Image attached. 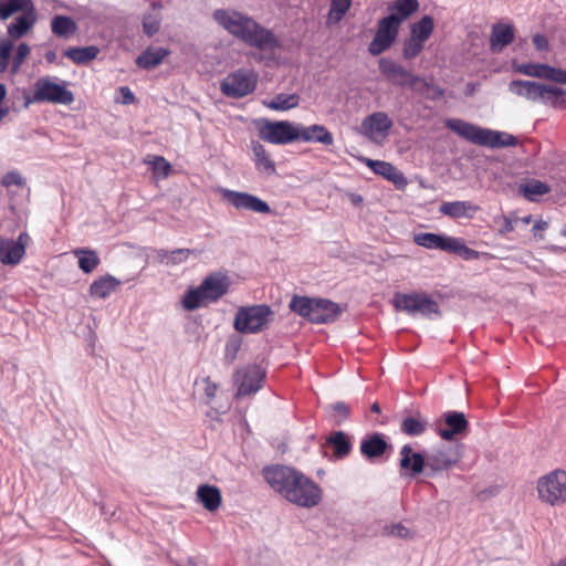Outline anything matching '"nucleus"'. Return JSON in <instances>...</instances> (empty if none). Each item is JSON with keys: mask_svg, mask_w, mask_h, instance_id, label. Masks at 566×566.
<instances>
[{"mask_svg": "<svg viewBox=\"0 0 566 566\" xmlns=\"http://www.w3.org/2000/svg\"><path fill=\"white\" fill-rule=\"evenodd\" d=\"M261 474L269 486L285 501L304 509L317 506L321 486L302 471L284 464L265 465Z\"/></svg>", "mask_w": 566, "mask_h": 566, "instance_id": "f257e3e1", "label": "nucleus"}, {"mask_svg": "<svg viewBox=\"0 0 566 566\" xmlns=\"http://www.w3.org/2000/svg\"><path fill=\"white\" fill-rule=\"evenodd\" d=\"M213 21L228 34L259 51H275L281 43L275 33L253 17L235 9H216Z\"/></svg>", "mask_w": 566, "mask_h": 566, "instance_id": "f03ea898", "label": "nucleus"}, {"mask_svg": "<svg viewBox=\"0 0 566 566\" xmlns=\"http://www.w3.org/2000/svg\"><path fill=\"white\" fill-rule=\"evenodd\" d=\"M446 125L460 137L474 145L504 148L514 147L518 144L517 138L509 133L483 128L462 119H448Z\"/></svg>", "mask_w": 566, "mask_h": 566, "instance_id": "7ed1b4c3", "label": "nucleus"}, {"mask_svg": "<svg viewBox=\"0 0 566 566\" xmlns=\"http://www.w3.org/2000/svg\"><path fill=\"white\" fill-rule=\"evenodd\" d=\"M231 280L222 272H212L195 289L188 290L182 296V306L195 311L200 306L217 303L230 289Z\"/></svg>", "mask_w": 566, "mask_h": 566, "instance_id": "20e7f679", "label": "nucleus"}, {"mask_svg": "<svg viewBox=\"0 0 566 566\" xmlns=\"http://www.w3.org/2000/svg\"><path fill=\"white\" fill-rule=\"evenodd\" d=\"M289 308L312 324H331L343 314L338 303L322 297L293 295Z\"/></svg>", "mask_w": 566, "mask_h": 566, "instance_id": "39448f33", "label": "nucleus"}, {"mask_svg": "<svg viewBox=\"0 0 566 566\" xmlns=\"http://www.w3.org/2000/svg\"><path fill=\"white\" fill-rule=\"evenodd\" d=\"M51 76H41L34 83L32 95L25 96L24 106L33 103H50L70 105L74 102V94L67 88V82H55Z\"/></svg>", "mask_w": 566, "mask_h": 566, "instance_id": "423d86ee", "label": "nucleus"}, {"mask_svg": "<svg viewBox=\"0 0 566 566\" xmlns=\"http://www.w3.org/2000/svg\"><path fill=\"white\" fill-rule=\"evenodd\" d=\"M391 303L396 311L405 312L410 316L419 315L426 318L441 316L439 303L426 292H397Z\"/></svg>", "mask_w": 566, "mask_h": 566, "instance_id": "0eeeda50", "label": "nucleus"}, {"mask_svg": "<svg viewBox=\"0 0 566 566\" xmlns=\"http://www.w3.org/2000/svg\"><path fill=\"white\" fill-rule=\"evenodd\" d=\"M274 311L268 304H255L238 308L233 327L241 334H258L272 323Z\"/></svg>", "mask_w": 566, "mask_h": 566, "instance_id": "6e6552de", "label": "nucleus"}, {"mask_svg": "<svg viewBox=\"0 0 566 566\" xmlns=\"http://www.w3.org/2000/svg\"><path fill=\"white\" fill-rule=\"evenodd\" d=\"M380 74L394 86L420 91L419 86H427V81L415 74L402 64L390 57H380L378 60Z\"/></svg>", "mask_w": 566, "mask_h": 566, "instance_id": "1a4fd4ad", "label": "nucleus"}, {"mask_svg": "<svg viewBox=\"0 0 566 566\" xmlns=\"http://www.w3.org/2000/svg\"><path fill=\"white\" fill-rule=\"evenodd\" d=\"M538 499L552 506L566 503V471L554 470L537 480Z\"/></svg>", "mask_w": 566, "mask_h": 566, "instance_id": "9d476101", "label": "nucleus"}, {"mask_svg": "<svg viewBox=\"0 0 566 566\" xmlns=\"http://www.w3.org/2000/svg\"><path fill=\"white\" fill-rule=\"evenodd\" d=\"M256 82V74L252 71L237 70L221 81L220 90L227 97L242 98L255 90Z\"/></svg>", "mask_w": 566, "mask_h": 566, "instance_id": "9b49d317", "label": "nucleus"}, {"mask_svg": "<svg viewBox=\"0 0 566 566\" xmlns=\"http://www.w3.org/2000/svg\"><path fill=\"white\" fill-rule=\"evenodd\" d=\"M400 25L394 15H386L379 19L375 36L368 44L369 54L378 56L389 50L398 36Z\"/></svg>", "mask_w": 566, "mask_h": 566, "instance_id": "f8f14e48", "label": "nucleus"}, {"mask_svg": "<svg viewBox=\"0 0 566 566\" xmlns=\"http://www.w3.org/2000/svg\"><path fill=\"white\" fill-rule=\"evenodd\" d=\"M259 136L261 139L271 144L287 145L298 140V126H294L289 120H266L260 128Z\"/></svg>", "mask_w": 566, "mask_h": 566, "instance_id": "ddd939ff", "label": "nucleus"}, {"mask_svg": "<svg viewBox=\"0 0 566 566\" xmlns=\"http://www.w3.org/2000/svg\"><path fill=\"white\" fill-rule=\"evenodd\" d=\"M265 373L256 365H250L235 371L234 384L238 387L237 396L255 394L263 386Z\"/></svg>", "mask_w": 566, "mask_h": 566, "instance_id": "4468645a", "label": "nucleus"}, {"mask_svg": "<svg viewBox=\"0 0 566 566\" xmlns=\"http://www.w3.org/2000/svg\"><path fill=\"white\" fill-rule=\"evenodd\" d=\"M221 195L224 200L238 210H247L264 214L272 212L269 203L254 195L230 189H222Z\"/></svg>", "mask_w": 566, "mask_h": 566, "instance_id": "2eb2a0df", "label": "nucleus"}, {"mask_svg": "<svg viewBox=\"0 0 566 566\" xmlns=\"http://www.w3.org/2000/svg\"><path fill=\"white\" fill-rule=\"evenodd\" d=\"M394 126L392 119L385 112H375L361 122V129L366 137L375 143L384 142Z\"/></svg>", "mask_w": 566, "mask_h": 566, "instance_id": "dca6fc26", "label": "nucleus"}, {"mask_svg": "<svg viewBox=\"0 0 566 566\" xmlns=\"http://www.w3.org/2000/svg\"><path fill=\"white\" fill-rule=\"evenodd\" d=\"M399 454V467L401 470V476L413 478L422 473L424 468H427L426 454H422L420 452H413L412 447L410 444L402 446Z\"/></svg>", "mask_w": 566, "mask_h": 566, "instance_id": "f3484780", "label": "nucleus"}, {"mask_svg": "<svg viewBox=\"0 0 566 566\" xmlns=\"http://www.w3.org/2000/svg\"><path fill=\"white\" fill-rule=\"evenodd\" d=\"M363 161L367 167L371 169L374 174L379 175L386 180L390 181L396 187V189L403 190L407 187V178L392 164L370 158H364Z\"/></svg>", "mask_w": 566, "mask_h": 566, "instance_id": "a211bd4d", "label": "nucleus"}, {"mask_svg": "<svg viewBox=\"0 0 566 566\" xmlns=\"http://www.w3.org/2000/svg\"><path fill=\"white\" fill-rule=\"evenodd\" d=\"M426 459L429 470L432 472H441L455 465L460 461L461 454L458 449L442 448L426 453Z\"/></svg>", "mask_w": 566, "mask_h": 566, "instance_id": "6ab92c4d", "label": "nucleus"}, {"mask_svg": "<svg viewBox=\"0 0 566 566\" xmlns=\"http://www.w3.org/2000/svg\"><path fill=\"white\" fill-rule=\"evenodd\" d=\"M391 446L387 442L385 436L374 432L366 436L360 442V453L370 462L382 461L384 454Z\"/></svg>", "mask_w": 566, "mask_h": 566, "instance_id": "aec40b11", "label": "nucleus"}, {"mask_svg": "<svg viewBox=\"0 0 566 566\" xmlns=\"http://www.w3.org/2000/svg\"><path fill=\"white\" fill-rule=\"evenodd\" d=\"M549 85L526 80H513L509 84V90L517 96L525 97L528 101H542L544 103L545 94L549 93Z\"/></svg>", "mask_w": 566, "mask_h": 566, "instance_id": "412c9836", "label": "nucleus"}, {"mask_svg": "<svg viewBox=\"0 0 566 566\" xmlns=\"http://www.w3.org/2000/svg\"><path fill=\"white\" fill-rule=\"evenodd\" d=\"M446 428H439L438 434L446 441H451L458 434L467 431L469 422L463 412L447 411L443 415Z\"/></svg>", "mask_w": 566, "mask_h": 566, "instance_id": "4be33fe9", "label": "nucleus"}, {"mask_svg": "<svg viewBox=\"0 0 566 566\" xmlns=\"http://www.w3.org/2000/svg\"><path fill=\"white\" fill-rule=\"evenodd\" d=\"M515 38L514 27L502 22L492 25L490 35V48L494 53L501 52L510 45Z\"/></svg>", "mask_w": 566, "mask_h": 566, "instance_id": "5701e85b", "label": "nucleus"}, {"mask_svg": "<svg viewBox=\"0 0 566 566\" xmlns=\"http://www.w3.org/2000/svg\"><path fill=\"white\" fill-rule=\"evenodd\" d=\"M480 210V207L471 201H446L442 202L439 211L453 219L473 218Z\"/></svg>", "mask_w": 566, "mask_h": 566, "instance_id": "b1692460", "label": "nucleus"}, {"mask_svg": "<svg viewBox=\"0 0 566 566\" xmlns=\"http://www.w3.org/2000/svg\"><path fill=\"white\" fill-rule=\"evenodd\" d=\"M298 140L305 143H319L329 146L334 143L333 134L324 126L314 124L307 127H298Z\"/></svg>", "mask_w": 566, "mask_h": 566, "instance_id": "393cba45", "label": "nucleus"}, {"mask_svg": "<svg viewBox=\"0 0 566 566\" xmlns=\"http://www.w3.org/2000/svg\"><path fill=\"white\" fill-rule=\"evenodd\" d=\"M453 237L432 232H420L413 235V242L426 249H436L449 252Z\"/></svg>", "mask_w": 566, "mask_h": 566, "instance_id": "a878e982", "label": "nucleus"}, {"mask_svg": "<svg viewBox=\"0 0 566 566\" xmlns=\"http://www.w3.org/2000/svg\"><path fill=\"white\" fill-rule=\"evenodd\" d=\"M120 285V281L111 274L94 280L88 289L91 296L106 298Z\"/></svg>", "mask_w": 566, "mask_h": 566, "instance_id": "bb28decb", "label": "nucleus"}, {"mask_svg": "<svg viewBox=\"0 0 566 566\" xmlns=\"http://www.w3.org/2000/svg\"><path fill=\"white\" fill-rule=\"evenodd\" d=\"M420 3L418 0H394L388 3V15H394L396 21L401 24L405 20L411 17L419 10Z\"/></svg>", "mask_w": 566, "mask_h": 566, "instance_id": "cd10ccee", "label": "nucleus"}, {"mask_svg": "<svg viewBox=\"0 0 566 566\" xmlns=\"http://www.w3.org/2000/svg\"><path fill=\"white\" fill-rule=\"evenodd\" d=\"M25 251L22 244H14L13 240H6L0 243V262L3 265H18L24 258Z\"/></svg>", "mask_w": 566, "mask_h": 566, "instance_id": "c85d7f7f", "label": "nucleus"}, {"mask_svg": "<svg viewBox=\"0 0 566 566\" xmlns=\"http://www.w3.org/2000/svg\"><path fill=\"white\" fill-rule=\"evenodd\" d=\"M36 22L35 10H25L8 27V34L13 39L23 36Z\"/></svg>", "mask_w": 566, "mask_h": 566, "instance_id": "c756f323", "label": "nucleus"}, {"mask_svg": "<svg viewBox=\"0 0 566 566\" xmlns=\"http://www.w3.org/2000/svg\"><path fill=\"white\" fill-rule=\"evenodd\" d=\"M197 497L202 506L210 512L218 510L221 505L220 490L213 485H200L197 490Z\"/></svg>", "mask_w": 566, "mask_h": 566, "instance_id": "7c9ffc66", "label": "nucleus"}, {"mask_svg": "<svg viewBox=\"0 0 566 566\" xmlns=\"http://www.w3.org/2000/svg\"><path fill=\"white\" fill-rule=\"evenodd\" d=\"M326 444L332 447L337 459L346 458L353 448L349 437L344 431H334L326 438Z\"/></svg>", "mask_w": 566, "mask_h": 566, "instance_id": "2f4dec72", "label": "nucleus"}, {"mask_svg": "<svg viewBox=\"0 0 566 566\" xmlns=\"http://www.w3.org/2000/svg\"><path fill=\"white\" fill-rule=\"evenodd\" d=\"M253 160L258 171L268 176L276 172L275 163L270 158L264 146L258 142H252Z\"/></svg>", "mask_w": 566, "mask_h": 566, "instance_id": "473e14b6", "label": "nucleus"}, {"mask_svg": "<svg viewBox=\"0 0 566 566\" xmlns=\"http://www.w3.org/2000/svg\"><path fill=\"white\" fill-rule=\"evenodd\" d=\"M51 31L59 38L67 39L77 31V24L71 17L59 14L51 20Z\"/></svg>", "mask_w": 566, "mask_h": 566, "instance_id": "72a5a7b5", "label": "nucleus"}, {"mask_svg": "<svg viewBox=\"0 0 566 566\" xmlns=\"http://www.w3.org/2000/svg\"><path fill=\"white\" fill-rule=\"evenodd\" d=\"M99 50L95 45H88L84 48L72 46L64 51V56L70 59L73 63L82 65L93 61Z\"/></svg>", "mask_w": 566, "mask_h": 566, "instance_id": "f704fd0d", "label": "nucleus"}, {"mask_svg": "<svg viewBox=\"0 0 566 566\" xmlns=\"http://www.w3.org/2000/svg\"><path fill=\"white\" fill-rule=\"evenodd\" d=\"M167 54L168 51L164 48H149L136 59V64L142 69L151 70L159 65Z\"/></svg>", "mask_w": 566, "mask_h": 566, "instance_id": "c9c22d12", "label": "nucleus"}, {"mask_svg": "<svg viewBox=\"0 0 566 566\" xmlns=\"http://www.w3.org/2000/svg\"><path fill=\"white\" fill-rule=\"evenodd\" d=\"M428 421L420 413L416 416H407L402 419L400 430L409 437H419L426 432Z\"/></svg>", "mask_w": 566, "mask_h": 566, "instance_id": "e433bc0d", "label": "nucleus"}, {"mask_svg": "<svg viewBox=\"0 0 566 566\" xmlns=\"http://www.w3.org/2000/svg\"><path fill=\"white\" fill-rule=\"evenodd\" d=\"M433 30L434 19L427 14L410 25V35L426 43L432 35Z\"/></svg>", "mask_w": 566, "mask_h": 566, "instance_id": "4c0bfd02", "label": "nucleus"}, {"mask_svg": "<svg viewBox=\"0 0 566 566\" xmlns=\"http://www.w3.org/2000/svg\"><path fill=\"white\" fill-rule=\"evenodd\" d=\"M73 253L77 258L78 268L84 273L93 272L101 263V260L94 250L82 248L74 250Z\"/></svg>", "mask_w": 566, "mask_h": 566, "instance_id": "58836bf2", "label": "nucleus"}, {"mask_svg": "<svg viewBox=\"0 0 566 566\" xmlns=\"http://www.w3.org/2000/svg\"><path fill=\"white\" fill-rule=\"evenodd\" d=\"M549 186L541 180L531 179L525 184H521L520 192L528 201H536L538 197L548 193Z\"/></svg>", "mask_w": 566, "mask_h": 566, "instance_id": "ea45409f", "label": "nucleus"}, {"mask_svg": "<svg viewBox=\"0 0 566 566\" xmlns=\"http://www.w3.org/2000/svg\"><path fill=\"white\" fill-rule=\"evenodd\" d=\"M300 96L293 94H276L270 102H264V105L273 111H289L298 106Z\"/></svg>", "mask_w": 566, "mask_h": 566, "instance_id": "a19ab883", "label": "nucleus"}, {"mask_svg": "<svg viewBox=\"0 0 566 566\" xmlns=\"http://www.w3.org/2000/svg\"><path fill=\"white\" fill-rule=\"evenodd\" d=\"M552 66L544 63H522L515 66V71L526 76L549 78Z\"/></svg>", "mask_w": 566, "mask_h": 566, "instance_id": "79ce46f5", "label": "nucleus"}, {"mask_svg": "<svg viewBox=\"0 0 566 566\" xmlns=\"http://www.w3.org/2000/svg\"><path fill=\"white\" fill-rule=\"evenodd\" d=\"M191 253L192 251L189 249H176L172 251L161 249L158 250L157 258L166 265H176L186 262Z\"/></svg>", "mask_w": 566, "mask_h": 566, "instance_id": "37998d69", "label": "nucleus"}, {"mask_svg": "<svg viewBox=\"0 0 566 566\" xmlns=\"http://www.w3.org/2000/svg\"><path fill=\"white\" fill-rule=\"evenodd\" d=\"M352 2L353 0H331L328 21L332 23L340 22L350 9Z\"/></svg>", "mask_w": 566, "mask_h": 566, "instance_id": "c03bdc74", "label": "nucleus"}, {"mask_svg": "<svg viewBox=\"0 0 566 566\" xmlns=\"http://www.w3.org/2000/svg\"><path fill=\"white\" fill-rule=\"evenodd\" d=\"M424 49V42L409 35L402 43L401 55L406 61L416 59Z\"/></svg>", "mask_w": 566, "mask_h": 566, "instance_id": "a18cd8bd", "label": "nucleus"}, {"mask_svg": "<svg viewBox=\"0 0 566 566\" xmlns=\"http://www.w3.org/2000/svg\"><path fill=\"white\" fill-rule=\"evenodd\" d=\"M549 93L545 94L544 103L555 108L566 109V90L557 86L548 87Z\"/></svg>", "mask_w": 566, "mask_h": 566, "instance_id": "49530a36", "label": "nucleus"}, {"mask_svg": "<svg viewBox=\"0 0 566 566\" xmlns=\"http://www.w3.org/2000/svg\"><path fill=\"white\" fill-rule=\"evenodd\" d=\"M449 252L460 255L467 261L478 260L480 253L467 247L462 239L453 238Z\"/></svg>", "mask_w": 566, "mask_h": 566, "instance_id": "de8ad7c7", "label": "nucleus"}, {"mask_svg": "<svg viewBox=\"0 0 566 566\" xmlns=\"http://www.w3.org/2000/svg\"><path fill=\"white\" fill-rule=\"evenodd\" d=\"M329 408L333 411L332 417L334 418V422L336 424H340L343 421L347 420L350 417V407L344 401H336L333 405H331Z\"/></svg>", "mask_w": 566, "mask_h": 566, "instance_id": "09e8293b", "label": "nucleus"}, {"mask_svg": "<svg viewBox=\"0 0 566 566\" xmlns=\"http://www.w3.org/2000/svg\"><path fill=\"white\" fill-rule=\"evenodd\" d=\"M241 345H242V339L240 336L233 335V336L229 337V339L226 343V347H224V358L228 361L232 363L237 358V355L241 348Z\"/></svg>", "mask_w": 566, "mask_h": 566, "instance_id": "8fccbe9b", "label": "nucleus"}, {"mask_svg": "<svg viewBox=\"0 0 566 566\" xmlns=\"http://www.w3.org/2000/svg\"><path fill=\"white\" fill-rule=\"evenodd\" d=\"M30 54V46L27 43H20L17 48V52L12 59L11 73H17L23 64L27 56Z\"/></svg>", "mask_w": 566, "mask_h": 566, "instance_id": "3c124183", "label": "nucleus"}, {"mask_svg": "<svg viewBox=\"0 0 566 566\" xmlns=\"http://www.w3.org/2000/svg\"><path fill=\"white\" fill-rule=\"evenodd\" d=\"M151 169L155 174L168 177L171 171V165L163 156H154L150 161Z\"/></svg>", "mask_w": 566, "mask_h": 566, "instance_id": "603ef678", "label": "nucleus"}, {"mask_svg": "<svg viewBox=\"0 0 566 566\" xmlns=\"http://www.w3.org/2000/svg\"><path fill=\"white\" fill-rule=\"evenodd\" d=\"M13 43L10 40H0V73H3L10 62Z\"/></svg>", "mask_w": 566, "mask_h": 566, "instance_id": "864d4df0", "label": "nucleus"}, {"mask_svg": "<svg viewBox=\"0 0 566 566\" xmlns=\"http://www.w3.org/2000/svg\"><path fill=\"white\" fill-rule=\"evenodd\" d=\"M419 88H420V91H415V92L419 93V94L423 95L426 98H429L432 101H438V99L442 98L444 95L443 88L432 85L428 82H427V86L420 85Z\"/></svg>", "mask_w": 566, "mask_h": 566, "instance_id": "5fc2aeb1", "label": "nucleus"}, {"mask_svg": "<svg viewBox=\"0 0 566 566\" xmlns=\"http://www.w3.org/2000/svg\"><path fill=\"white\" fill-rule=\"evenodd\" d=\"M1 185L6 188L11 186L23 187L25 185V180L19 171L12 170L2 176Z\"/></svg>", "mask_w": 566, "mask_h": 566, "instance_id": "6e6d98bb", "label": "nucleus"}, {"mask_svg": "<svg viewBox=\"0 0 566 566\" xmlns=\"http://www.w3.org/2000/svg\"><path fill=\"white\" fill-rule=\"evenodd\" d=\"M160 29V22L151 17H146L143 20V30L144 33L148 36H153Z\"/></svg>", "mask_w": 566, "mask_h": 566, "instance_id": "4d7b16f0", "label": "nucleus"}, {"mask_svg": "<svg viewBox=\"0 0 566 566\" xmlns=\"http://www.w3.org/2000/svg\"><path fill=\"white\" fill-rule=\"evenodd\" d=\"M12 8V10L15 12L22 11V13L25 10H35L32 0H7Z\"/></svg>", "mask_w": 566, "mask_h": 566, "instance_id": "13d9d810", "label": "nucleus"}, {"mask_svg": "<svg viewBox=\"0 0 566 566\" xmlns=\"http://www.w3.org/2000/svg\"><path fill=\"white\" fill-rule=\"evenodd\" d=\"M387 533L391 536H396V537H400V538H407L410 535V531L400 523L394 524V525L387 527Z\"/></svg>", "mask_w": 566, "mask_h": 566, "instance_id": "bf43d9fd", "label": "nucleus"}, {"mask_svg": "<svg viewBox=\"0 0 566 566\" xmlns=\"http://www.w3.org/2000/svg\"><path fill=\"white\" fill-rule=\"evenodd\" d=\"M548 81L566 84V70L552 66Z\"/></svg>", "mask_w": 566, "mask_h": 566, "instance_id": "052dcab7", "label": "nucleus"}, {"mask_svg": "<svg viewBox=\"0 0 566 566\" xmlns=\"http://www.w3.org/2000/svg\"><path fill=\"white\" fill-rule=\"evenodd\" d=\"M533 44L537 51H547L548 50V40L544 34L537 33L533 36Z\"/></svg>", "mask_w": 566, "mask_h": 566, "instance_id": "680f3d73", "label": "nucleus"}, {"mask_svg": "<svg viewBox=\"0 0 566 566\" xmlns=\"http://www.w3.org/2000/svg\"><path fill=\"white\" fill-rule=\"evenodd\" d=\"M119 92L122 94V103L125 104V105H129V104H133L136 99L134 93L132 92V90L128 87V86H120L119 87Z\"/></svg>", "mask_w": 566, "mask_h": 566, "instance_id": "e2e57ef3", "label": "nucleus"}, {"mask_svg": "<svg viewBox=\"0 0 566 566\" xmlns=\"http://www.w3.org/2000/svg\"><path fill=\"white\" fill-rule=\"evenodd\" d=\"M14 13L8 1L0 3V20H7Z\"/></svg>", "mask_w": 566, "mask_h": 566, "instance_id": "0e129e2a", "label": "nucleus"}, {"mask_svg": "<svg viewBox=\"0 0 566 566\" xmlns=\"http://www.w3.org/2000/svg\"><path fill=\"white\" fill-rule=\"evenodd\" d=\"M31 241L30 235L27 232H20L17 240H13L14 244H22V248L24 251H27V247L29 245Z\"/></svg>", "mask_w": 566, "mask_h": 566, "instance_id": "69168bd1", "label": "nucleus"}, {"mask_svg": "<svg viewBox=\"0 0 566 566\" xmlns=\"http://www.w3.org/2000/svg\"><path fill=\"white\" fill-rule=\"evenodd\" d=\"M44 57L49 64L56 63V52L54 50H49L45 52Z\"/></svg>", "mask_w": 566, "mask_h": 566, "instance_id": "338daca9", "label": "nucleus"}, {"mask_svg": "<svg viewBox=\"0 0 566 566\" xmlns=\"http://www.w3.org/2000/svg\"><path fill=\"white\" fill-rule=\"evenodd\" d=\"M217 391V385L216 384H208L205 388V394L207 397L212 398L214 397Z\"/></svg>", "mask_w": 566, "mask_h": 566, "instance_id": "774afa93", "label": "nucleus"}]
</instances>
